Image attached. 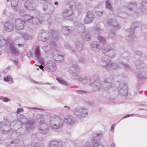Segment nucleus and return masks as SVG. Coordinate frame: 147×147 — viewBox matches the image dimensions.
<instances>
[{"instance_id":"nucleus-1","label":"nucleus","mask_w":147,"mask_h":147,"mask_svg":"<svg viewBox=\"0 0 147 147\" xmlns=\"http://www.w3.org/2000/svg\"><path fill=\"white\" fill-rule=\"evenodd\" d=\"M59 120L60 121L59 123H54L52 120H40L39 121L28 120L26 123L25 127L28 131H31L34 128L36 125L39 127L38 129L39 132L41 134H45L49 131V125L51 128L54 130L61 128L63 125V120Z\"/></svg>"},{"instance_id":"nucleus-2","label":"nucleus","mask_w":147,"mask_h":147,"mask_svg":"<svg viewBox=\"0 0 147 147\" xmlns=\"http://www.w3.org/2000/svg\"><path fill=\"white\" fill-rule=\"evenodd\" d=\"M114 78L112 76H110L104 79V80L101 82V85L100 83L97 81L91 84L92 90L94 91H97L100 90V86H102L103 89L107 91L112 88L113 87Z\"/></svg>"},{"instance_id":"nucleus-3","label":"nucleus","mask_w":147,"mask_h":147,"mask_svg":"<svg viewBox=\"0 0 147 147\" xmlns=\"http://www.w3.org/2000/svg\"><path fill=\"white\" fill-rule=\"evenodd\" d=\"M75 3L73 1H68L66 3L65 8L62 14L64 19L66 20H72L74 19L73 10L76 7Z\"/></svg>"},{"instance_id":"nucleus-4","label":"nucleus","mask_w":147,"mask_h":147,"mask_svg":"<svg viewBox=\"0 0 147 147\" xmlns=\"http://www.w3.org/2000/svg\"><path fill=\"white\" fill-rule=\"evenodd\" d=\"M71 68L74 69L75 71H73L71 70H70L69 73L76 77V79L79 81H82L84 84H86L88 83L87 78L86 77L83 78L80 77V70L78 66L76 64H72L71 65Z\"/></svg>"},{"instance_id":"nucleus-5","label":"nucleus","mask_w":147,"mask_h":147,"mask_svg":"<svg viewBox=\"0 0 147 147\" xmlns=\"http://www.w3.org/2000/svg\"><path fill=\"white\" fill-rule=\"evenodd\" d=\"M137 69H141V71L138 73L139 78L147 79V69L145 68V65L143 61H138L136 63Z\"/></svg>"},{"instance_id":"nucleus-6","label":"nucleus","mask_w":147,"mask_h":147,"mask_svg":"<svg viewBox=\"0 0 147 147\" xmlns=\"http://www.w3.org/2000/svg\"><path fill=\"white\" fill-rule=\"evenodd\" d=\"M136 7V4L135 2H131L130 3L128 7H119L117 9V11L119 14V16L121 18H125L127 14L125 13L128 11H131Z\"/></svg>"},{"instance_id":"nucleus-7","label":"nucleus","mask_w":147,"mask_h":147,"mask_svg":"<svg viewBox=\"0 0 147 147\" xmlns=\"http://www.w3.org/2000/svg\"><path fill=\"white\" fill-rule=\"evenodd\" d=\"M45 20L44 17L43 15L41 14L40 17H34L30 16H26L25 17V20H28V22L31 24H35L39 25L42 23Z\"/></svg>"},{"instance_id":"nucleus-8","label":"nucleus","mask_w":147,"mask_h":147,"mask_svg":"<svg viewBox=\"0 0 147 147\" xmlns=\"http://www.w3.org/2000/svg\"><path fill=\"white\" fill-rule=\"evenodd\" d=\"M73 112L74 114L80 118H84L86 116L88 113V109L81 107L75 108L73 109Z\"/></svg>"},{"instance_id":"nucleus-9","label":"nucleus","mask_w":147,"mask_h":147,"mask_svg":"<svg viewBox=\"0 0 147 147\" xmlns=\"http://www.w3.org/2000/svg\"><path fill=\"white\" fill-rule=\"evenodd\" d=\"M102 52L104 54L109 53V55L111 57H114L116 55V51L109 45H105L102 49Z\"/></svg>"},{"instance_id":"nucleus-10","label":"nucleus","mask_w":147,"mask_h":147,"mask_svg":"<svg viewBox=\"0 0 147 147\" xmlns=\"http://www.w3.org/2000/svg\"><path fill=\"white\" fill-rule=\"evenodd\" d=\"M8 121V120H4L0 122V127H3V129L1 131L2 134H5L11 131L12 130L10 129L11 128Z\"/></svg>"},{"instance_id":"nucleus-11","label":"nucleus","mask_w":147,"mask_h":147,"mask_svg":"<svg viewBox=\"0 0 147 147\" xmlns=\"http://www.w3.org/2000/svg\"><path fill=\"white\" fill-rule=\"evenodd\" d=\"M44 4L43 7L44 13L49 15L52 14L55 10V7L53 5L49 2Z\"/></svg>"},{"instance_id":"nucleus-12","label":"nucleus","mask_w":147,"mask_h":147,"mask_svg":"<svg viewBox=\"0 0 147 147\" xmlns=\"http://www.w3.org/2000/svg\"><path fill=\"white\" fill-rule=\"evenodd\" d=\"M50 34L48 31L44 30L40 31L38 37V40L40 41L45 42L49 40Z\"/></svg>"},{"instance_id":"nucleus-13","label":"nucleus","mask_w":147,"mask_h":147,"mask_svg":"<svg viewBox=\"0 0 147 147\" xmlns=\"http://www.w3.org/2000/svg\"><path fill=\"white\" fill-rule=\"evenodd\" d=\"M101 62L102 66L105 68L112 66L113 64V63H112L111 59L107 55H105L102 58Z\"/></svg>"},{"instance_id":"nucleus-14","label":"nucleus","mask_w":147,"mask_h":147,"mask_svg":"<svg viewBox=\"0 0 147 147\" xmlns=\"http://www.w3.org/2000/svg\"><path fill=\"white\" fill-rule=\"evenodd\" d=\"M95 18V15L92 11L87 12L86 15L84 18V22L85 24L92 23Z\"/></svg>"},{"instance_id":"nucleus-15","label":"nucleus","mask_w":147,"mask_h":147,"mask_svg":"<svg viewBox=\"0 0 147 147\" xmlns=\"http://www.w3.org/2000/svg\"><path fill=\"white\" fill-rule=\"evenodd\" d=\"M107 24L111 29L117 30L120 28L118 24L115 19H112L109 20L107 21Z\"/></svg>"},{"instance_id":"nucleus-16","label":"nucleus","mask_w":147,"mask_h":147,"mask_svg":"<svg viewBox=\"0 0 147 147\" xmlns=\"http://www.w3.org/2000/svg\"><path fill=\"white\" fill-rule=\"evenodd\" d=\"M91 50L95 52H98L102 49L100 44L97 42H93L90 45Z\"/></svg>"},{"instance_id":"nucleus-17","label":"nucleus","mask_w":147,"mask_h":147,"mask_svg":"<svg viewBox=\"0 0 147 147\" xmlns=\"http://www.w3.org/2000/svg\"><path fill=\"white\" fill-rule=\"evenodd\" d=\"M74 30V28L70 26H63L61 28V32L64 35H68Z\"/></svg>"},{"instance_id":"nucleus-18","label":"nucleus","mask_w":147,"mask_h":147,"mask_svg":"<svg viewBox=\"0 0 147 147\" xmlns=\"http://www.w3.org/2000/svg\"><path fill=\"white\" fill-rule=\"evenodd\" d=\"M127 87L125 85H120L119 88V92L120 94L123 96H127Z\"/></svg>"},{"instance_id":"nucleus-19","label":"nucleus","mask_w":147,"mask_h":147,"mask_svg":"<svg viewBox=\"0 0 147 147\" xmlns=\"http://www.w3.org/2000/svg\"><path fill=\"white\" fill-rule=\"evenodd\" d=\"M14 28V25L11 22H7L4 24V29L8 32L12 31Z\"/></svg>"},{"instance_id":"nucleus-20","label":"nucleus","mask_w":147,"mask_h":147,"mask_svg":"<svg viewBox=\"0 0 147 147\" xmlns=\"http://www.w3.org/2000/svg\"><path fill=\"white\" fill-rule=\"evenodd\" d=\"M125 35L131 39H132L136 37L134 33V28L131 27L130 28L126 30Z\"/></svg>"},{"instance_id":"nucleus-21","label":"nucleus","mask_w":147,"mask_h":147,"mask_svg":"<svg viewBox=\"0 0 147 147\" xmlns=\"http://www.w3.org/2000/svg\"><path fill=\"white\" fill-rule=\"evenodd\" d=\"M34 55L37 59L38 61L42 65L44 61L42 59L41 57V54L39 47L37 46L36 47L35 50L34 52Z\"/></svg>"},{"instance_id":"nucleus-22","label":"nucleus","mask_w":147,"mask_h":147,"mask_svg":"<svg viewBox=\"0 0 147 147\" xmlns=\"http://www.w3.org/2000/svg\"><path fill=\"white\" fill-rule=\"evenodd\" d=\"M56 63L52 61H49L47 63L46 66L51 71H54L56 69Z\"/></svg>"},{"instance_id":"nucleus-23","label":"nucleus","mask_w":147,"mask_h":147,"mask_svg":"<svg viewBox=\"0 0 147 147\" xmlns=\"http://www.w3.org/2000/svg\"><path fill=\"white\" fill-rule=\"evenodd\" d=\"M25 22L24 21H22L20 19L16 20L15 23L16 29L18 30L22 29L24 26V23Z\"/></svg>"},{"instance_id":"nucleus-24","label":"nucleus","mask_w":147,"mask_h":147,"mask_svg":"<svg viewBox=\"0 0 147 147\" xmlns=\"http://www.w3.org/2000/svg\"><path fill=\"white\" fill-rule=\"evenodd\" d=\"M9 49L10 53L15 55H17L19 53V50L14 47L12 43H10L9 46Z\"/></svg>"},{"instance_id":"nucleus-25","label":"nucleus","mask_w":147,"mask_h":147,"mask_svg":"<svg viewBox=\"0 0 147 147\" xmlns=\"http://www.w3.org/2000/svg\"><path fill=\"white\" fill-rule=\"evenodd\" d=\"M24 5L26 8L29 10H32L34 6L33 0H27Z\"/></svg>"},{"instance_id":"nucleus-26","label":"nucleus","mask_w":147,"mask_h":147,"mask_svg":"<svg viewBox=\"0 0 147 147\" xmlns=\"http://www.w3.org/2000/svg\"><path fill=\"white\" fill-rule=\"evenodd\" d=\"M77 30L79 33L83 34V35H82V36H84L85 34L84 32L86 31V29L83 24L80 23L78 24Z\"/></svg>"},{"instance_id":"nucleus-27","label":"nucleus","mask_w":147,"mask_h":147,"mask_svg":"<svg viewBox=\"0 0 147 147\" xmlns=\"http://www.w3.org/2000/svg\"><path fill=\"white\" fill-rule=\"evenodd\" d=\"M74 48L75 49V51H81L84 48L83 44L80 42V41H77L75 43Z\"/></svg>"},{"instance_id":"nucleus-28","label":"nucleus","mask_w":147,"mask_h":147,"mask_svg":"<svg viewBox=\"0 0 147 147\" xmlns=\"http://www.w3.org/2000/svg\"><path fill=\"white\" fill-rule=\"evenodd\" d=\"M19 0H12L11 5L13 9L15 11H17L18 8V3Z\"/></svg>"},{"instance_id":"nucleus-29","label":"nucleus","mask_w":147,"mask_h":147,"mask_svg":"<svg viewBox=\"0 0 147 147\" xmlns=\"http://www.w3.org/2000/svg\"><path fill=\"white\" fill-rule=\"evenodd\" d=\"M51 34L52 36L53 39L55 41H57L59 39V34L57 32L51 29L50 31Z\"/></svg>"},{"instance_id":"nucleus-30","label":"nucleus","mask_w":147,"mask_h":147,"mask_svg":"<svg viewBox=\"0 0 147 147\" xmlns=\"http://www.w3.org/2000/svg\"><path fill=\"white\" fill-rule=\"evenodd\" d=\"M140 8L142 12L146 11L147 9V1H144L141 2Z\"/></svg>"},{"instance_id":"nucleus-31","label":"nucleus","mask_w":147,"mask_h":147,"mask_svg":"<svg viewBox=\"0 0 147 147\" xmlns=\"http://www.w3.org/2000/svg\"><path fill=\"white\" fill-rule=\"evenodd\" d=\"M93 146L94 147H98L100 144L99 138L97 137H94L93 140H92Z\"/></svg>"},{"instance_id":"nucleus-32","label":"nucleus","mask_w":147,"mask_h":147,"mask_svg":"<svg viewBox=\"0 0 147 147\" xmlns=\"http://www.w3.org/2000/svg\"><path fill=\"white\" fill-rule=\"evenodd\" d=\"M111 3V1L110 0H107L105 2L106 8L111 11H112L113 9Z\"/></svg>"},{"instance_id":"nucleus-33","label":"nucleus","mask_w":147,"mask_h":147,"mask_svg":"<svg viewBox=\"0 0 147 147\" xmlns=\"http://www.w3.org/2000/svg\"><path fill=\"white\" fill-rule=\"evenodd\" d=\"M59 142L57 141H51L50 142L48 147H58Z\"/></svg>"},{"instance_id":"nucleus-34","label":"nucleus","mask_w":147,"mask_h":147,"mask_svg":"<svg viewBox=\"0 0 147 147\" xmlns=\"http://www.w3.org/2000/svg\"><path fill=\"white\" fill-rule=\"evenodd\" d=\"M97 39L101 43L105 44L106 42V38L101 35H98L97 37Z\"/></svg>"},{"instance_id":"nucleus-35","label":"nucleus","mask_w":147,"mask_h":147,"mask_svg":"<svg viewBox=\"0 0 147 147\" xmlns=\"http://www.w3.org/2000/svg\"><path fill=\"white\" fill-rule=\"evenodd\" d=\"M64 122L68 125L71 126L77 123V120H64Z\"/></svg>"},{"instance_id":"nucleus-36","label":"nucleus","mask_w":147,"mask_h":147,"mask_svg":"<svg viewBox=\"0 0 147 147\" xmlns=\"http://www.w3.org/2000/svg\"><path fill=\"white\" fill-rule=\"evenodd\" d=\"M64 47L65 49H68L71 52H75V49H73L68 43H65L64 45Z\"/></svg>"},{"instance_id":"nucleus-37","label":"nucleus","mask_w":147,"mask_h":147,"mask_svg":"<svg viewBox=\"0 0 147 147\" xmlns=\"http://www.w3.org/2000/svg\"><path fill=\"white\" fill-rule=\"evenodd\" d=\"M62 54V53H61L60 55L57 56V57H54V59L58 62H62L63 60V57Z\"/></svg>"},{"instance_id":"nucleus-38","label":"nucleus","mask_w":147,"mask_h":147,"mask_svg":"<svg viewBox=\"0 0 147 147\" xmlns=\"http://www.w3.org/2000/svg\"><path fill=\"white\" fill-rule=\"evenodd\" d=\"M114 29H111L109 33V36L111 38H115L116 36L115 31Z\"/></svg>"},{"instance_id":"nucleus-39","label":"nucleus","mask_w":147,"mask_h":147,"mask_svg":"<svg viewBox=\"0 0 147 147\" xmlns=\"http://www.w3.org/2000/svg\"><path fill=\"white\" fill-rule=\"evenodd\" d=\"M56 79L59 83L65 85L66 86H68V84L67 83L60 78L57 77Z\"/></svg>"},{"instance_id":"nucleus-40","label":"nucleus","mask_w":147,"mask_h":147,"mask_svg":"<svg viewBox=\"0 0 147 147\" xmlns=\"http://www.w3.org/2000/svg\"><path fill=\"white\" fill-rule=\"evenodd\" d=\"M19 13H20V15L24 17V22H27L28 20H25V17L26 16H30L29 15H27L26 14V13L25 12V11L24 10L21 9L19 11Z\"/></svg>"},{"instance_id":"nucleus-41","label":"nucleus","mask_w":147,"mask_h":147,"mask_svg":"<svg viewBox=\"0 0 147 147\" xmlns=\"http://www.w3.org/2000/svg\"><path fill=\"white\" fill-rule=\"evenodd\" d=\"M94 29L96 32L98 34L101 33L102 32V30L100 28V27L98 26H96L94 27Z\"/></svg>"},{"instance_id":"nucleus-42","label":"nucleus","mask_w":147,"mask_h":147,"mask_svg":"<svg viewBox=\"0 0 147 147\" xmlns=\"http://www.w3.org/2000/svg\"><path fill=\"white\" fill-rule=\"evenodd\" d=\"M49 45H50V48L51 50L55 49L57 47V46L55 43L53 42H51L49 43Z\"/></svg>"},{"instance_id":"nucleus-43","label":"nucleus","mask_w":147,"mask_h":147,"mask_svg":"<svg viewBox=\"0 0 147 147\" xmlns=\"http://www.w3.org/2000/svg\"><path fill=\"white\" fill-rule=\"evenodd\" d=\"M50 45H48L46 46H44L42 47V49L44 50L45 52L46 53H47L49 51H51V49L50 48Z\"/></svg>"},{"instance_id":"nucleus-44","label":"nucleus","mask_w":147,"mask_h":147,"mask_svg":"<svg viewBox=\"0 0 147 147\" xmlns=\"http://www.w3.org/2000/svg\"><path fill=\"white\" fill-rule=\"evenodd\" d=\"M76 9L78 11V14H80L82 13V8L81 4H80L77 5L76 7Z\"/></svg>"},{"instance_id":"nucleus-45","label":"nucleus","mask_w":147,"mask_h":147,"mask_svg":"<svg viewBox=\"0 0 147 147\" xmlns=\"http://www.w3.org/2000/svg\"><path fill=\"white\" fill-rule=\"evenodd\" d=\"M33 12L34 15L32 16L36 17H40L41 16V15H40V12L39 11L37 10H34L33 11Z\"/></svg>"},{"instance_id":"nucleus-46","label":"nucleus","mask_w":147,"mask_h":147,"mask_svg":"<svg viewBox=\"0 0 147 147\" xmlns=\"http://www.w3.org/2000/svg\"><path fill=\"white\" fill-rule=\"evenodd\" d=\"M22 35L25 40H28L32 38V36L28 35L26 33H23Z\"/></svg>"},{"instance_id":"nucleus-47","label":"nucleus","mask_w":147,"mask_h":147,"mask_svg":"<svg viewBox=\"0 0 147 147\" xmlns=\"http://www.w3.org/2000/svg\"><path fill=\"white\" fill-rule=\"evenodd\" d=\"M53 53V57L54 59V57H57V56L60 55L61 53L59 51L55 50L53 53Z\"/></svg>"},{"instance_id":"nucleus-48","label":"nucleus","mask_w":147,"mask_h":147,"mask_svg":"<svg viewBox=\"0 0 147 147\" xmlns=\"http://www.w3.org/2000/svg\"><path fill=\"white\" fill-rule=\"evenodd\" d=\"M15 142L11 141L9 143L6 142L5 144L7 146L9 147H13L15 146Z\"/></svg>"},{"instance_id":"nucleus-49","label":"nucleus","mask_w":147,"mask_h":147,"mask_svg":"<svg viewBox=\"0 0 147 147\" xmlns=\"http://www.w3.org/2000/svg\"><path fill=\"white\" fill-rule=\"evenodd\" d=\"M103 6V4L101 3H99L98 4L96 5L94 7V10L96 11L97 9H101Z\"/></svg>"},{"instance_id":"nucleus-50","label":"nucleus","mask_w":147,"mask_h":147,"mask_svg":"<svg viewBox=\"0 0 147 147\" xmlns=\"http://www.w3.org/2000/svg\"><path fill=\"white\" fill-rule=\"evenodd\" d=\"M140 24L139 23L136 22L132 24L131 27H133V28H134V30L135 28L140 26Z\"/></svg>"},{"instance_id":"nucleus-51","label":"nucleus","mask_w":147,"mask_h":147,"mask_svg":"<svg viewBox=\"0 0 147 147\" xmlns=\"http://www.w3.org/2000/svg\"><path fill=\"white\" fill-rule=\"evenodd\" d=\"M63 116L62 115H61L60 116L55 115L51 117V119H61L63 117Z\"/></svg>"},{"instance_id":"nucleus-52","label":"nucleus","mask_w":147,"mask_h":147,"mask_svg":"<svg viewBox=\"0 0 147 147\" xmlns=\"http://www.w3.org/2000/svg\"><path fill=\"white\" fill-rule=\"evenodd\" d=\"M44 115L42 114H38L36 115L35 118L36 119H40L44 118Z\"/></svg>"},{"instance_id":"nucleus-53","label":"nucleus","mask_w":147,"mask_h":147,"mask_svg":"<svg viewBox=\"0 0 147 147\" xmlns=\"http://www.w3.org/2000/svg\"><path fill=\"white\" fill-rule=\"evenodd\" d=\"M17 117V119H27V118L22 114L19 115Z\"/></svg>"},{"instance_id":"nucleus-54","label":"nucleus","mask_w":147,"mask_h":147,"mask_svg":"<svg viewBox=\"0 0 147 147\" xmlns=\"http://www.w3.org/2000/svg\"><path fill=\"white\" fill-rule=\"evenodd\" d=\"M77 92L79 94H88L89 92L87 91L78 90L77 91Z\"/></svg>"},{"instance_id":"nucleus-55","label":"nucleus","mask_w":147,"mask_h":147,"mask_svg":"<svg viewBox=\"0 0 147 147\" xmlns=\"http://www.w3.org/2000/svg\"><path fill=\"white\" fill-rule=\"evenodd\" d=\"M80 63H82L84 64L86 63L87 62V60L85 58H80L79 61Z\"/></svg>"},{"instance_id":"nucleus-56","label":"nucleus","mask_w":147,"mask_h":147,"mask_svg":"<svg viewBox=\"0 0 147 147\" xmlns=\"http://www.w3.org/2000/svg\"><path fill=\"white\" fill-rule=\"evenodd\" d=\"M0 99L5 102H7L9 101L10 100L9 98L7 97L3 96H0Z\"/></svg>"},{"instance_id":"nucleus-57","label":"nucleus","mask_w":147,"mask_h":147,"mask_svg":"<svg viewBox=\"0 0 147 147\" xmlns=\"http://www.w3.org/2000/svg\"><path fill=\"white\" fill-rule=\"evenodd\" d=\"M38 2L40 4H45L49 2L50 0H37Z\"/></svg>"},{"instance_id":"nucleus-58","label":"nucleus","mask_w":147,"mask_h":147,"mask_svg":"<svg viewBox=\"0 0 147 147\" xmlns=\"http://www.w3.org/2000/svg\"><path fill=\"white\" fill-rule=\"evenodd\" d=\"M83 38L87 41L91 39V36L89 34H87L85 35Z\"/></svg>"},{"instance_id":"nucleus-59","label":"nucleus","mask_w":147,"mask_h":147,"mask_svg":"<svg viewBox=\"0 0 147 147\" xmlns=\"http://www.w3.org/2000/svg\"><path fill=\"white\" fill-rule=\"evenodd\" d=\"M74 117L71 115H67L65 117L64 119H73Z\"/></svg>"},{"instance_id":"nucleus-60","label":"nucleus","mask_w":147,"mask_h":147,"mask_svg":"<svg viewBox=\"0 0 147 147\" xmlns=\"http://www.w3.org/2000/svg\"><path fill=\"white\" fill-rule=\"evenodd\" d=\"M96 14L98 16H100L102 14L103 11H95Z\"/></svg>"},{"instance_id":"nucleus-61","label":"nucleus","mask_w":147,"mask_h":147,"mask_svg":"<svg viewBox=\"0 0 147 147\" xmlns=\"http://www.w3.org/2000/svg\"><path fill=\"white\" fill-rule=\"evenodd\" d=\"M103 134V132L101 131H99L98 133H97L96 135V136H95L94 137H97L98 138H100V137Z\"/></svg>"},{"instance_id":"nucleus-62","label":"nucleus","mask_w":147,"mask_h":147,"mask_svg":"<svg viewBox=\"0 0 147 147\" xmlns=\"http://www.w3.org/2000/svg\"><path fill=\"white\" fill-rule=\"evenodd\" d=\"M0 40L1 41V45L2 47L6 44V41L5 38H3L1 40Z\"/></svg>"},{"instance_id":"nucleus-63","label":"nucleus","mask_w":147,"mask_h":147,"mask_svg":"<svg viewBox=\"0 0 147 147\" xmlns=\"http://www.w3.org/2000/svg\"><path fill=\"white\" fill-rule=\"evenodd\" d=\"M120 62V64L125 66V67L129 69L130 68V66L129 65L127 64L126 63H123L122 62Z\"/></svg>"},{"instance_id":"nucleus-64","label":"nucleus","mask_w":147,"mask_h":147,"mask_svg":"<svg viewBox=\"0 0 147 147\" xmlns=\"http://www.w3.org/2000/svg\"><path fill=\"white\" fill-rule=\"evenodd\" d=\"M11 77V76H10L5 77L4 78V80L5 82H8L9 80Z\"/></svg>"}]
</instances>
